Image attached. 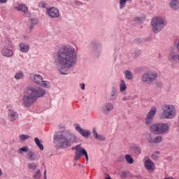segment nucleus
Segmentation results:
<instances>
[{"label":"nucleus","instance_id":"3","mask_svg":"<svg viewBox=\"0 0 179 179\" xmlns=\"http://www.w3.org/2000/svg\"><path fill=\"white\" fill-rule=\"evenodd\" d=\"M162 113L159 117L161 120H173L176 118L177 112L176 111V106L173 105H164L162 107Z\"/></svg>","mask_w":179,"mask_h":179},{"label":"nucleus","instance_id":"38","mask_svg":"<svg viewBox=\"0 0 179 179\" xmlns=\"http://www.w3.org/2000/svg\"><path fill=\"white\" fill-rule=\"evenodd\" d=\"M38 6L39 8H45L47 6V3H45L44 1H41L39 3Z\"/></svg>","mask_w":179,"mask_h":179},{"label":"nucleus","instance_id":"20","mask_svg":"<svg viewBox=\"0 0 179 179\" xmlns=\"http://www.w3.org/2000/svg\"><path fill=\"white\" fill-rule=\"evenodd\" d=\"M21 52H29L30 50V45L28 43H22L19 45Z\"/></svg>","mask_w":179,"mask_h":179},{"label":"nucleus","instance_id":"4","mask_svg":"<svg viewBox=\"0 0 179 179\" xmlns=\"http://www.w3.org/2000/svg\"><path fill=\"white\" fill-rule=\"evenodd\" d=\"M151 26L152 27V31L155 34L162 31L166 27V22L163 17H154L151 20Z\"/></svg>","mask_w":179,"mask_h":179},{"label":"nucleus","instance_id":"27","mask_svg":"<svg viewBox=\"0 0 179 179\" xmlns=\"http://www.w3.org/2000/svg\"><path fill=\"white\" fill-rule=\"evenodd\" d=\"M39 86H42V87H45L46 89H50L51 87V83L48 81H43V80Z\"/></svg>","mask_w":179,"mask_h":179},{"label":"nucleus","instance_id":"12","mask_svg":"<svg viewBox=\"0 0 179 179\" xmlns=\"http://www.w3.org/2000/svg\"><path fill=\"white\" fill-rule=\"evenodd\" d=\"M46 15L51 19H56L59 16V10L55 7L48 8L46 9Z\"/></svg>","mask_w":179,"mask_h":179},{"label":"nucleus","instance_id":"30","mask_svg":"<svg viewBox=\"0 0 179 179\" xmlns=\"http://www.w3.org/2000/svg\"><path fill=\"white\" fill-rule=\"evenodd\" d=\"M33 177L34 179H41V171L40 170H38L34 173Z\"/></svg>","mask_w":179,"mask_h":179},{"label":"nucleus","instance_id":"34","mask_svg":"<svg viewBox=\"0 0 179 179\" xmlns=\"http://www.w3.org/2000/svg\"><path fill=\"white\" fill-rule=\"evenodd\" d=\"M23 152H29V147L25 146L19 149V153H20V155H22Z\"/></svg>","mask_w":179,"mask_h":179},{"label":"nucleus","instance_id":"14","mask_svg":"<svg viewBox=\"0 0 179 179\" xmlns=\"http://www.w3.org/2000/svg\"><path fill=\"white\" fill-rule=\"evenodd\" d=\"M30 80L31 82H34V83H36V85H41V83L43 82V76L39 74H30Z\"/></svg>","mask_w":179,"mask_h":179},{"label":"nucleus","instance_id":"10","mask_svg":"<svg viewBox=\"0 0 179 179\" xmlns=\"http://www.w3.org/2000/svg\"><path fill=\"white\" fill-rule=\"evenodd\" d=\"M157 111V109L155 106L151 108L150 111L147 113L145 117V124L150 125V124H152V122H153V118H155V115H156Z\"/></svg>","mask_w":179,"mask_h":179},{"label":"nucleus","instance_id":"46","mask_svg":"<svg viewBox=\"0 0 179 179\" xmlns=\"http://www.w3.org/2000/svg\"><path fill=\"white\" fill-rule=\"evenodd\" d=\"M24 38H25V40H29V36H24Z\"/></svg>","mask_w":179,"mask_h":179},{"label":"nucleus","instance_id":"32","mask_svg":"<svg viewBox=\"0 0 179 179\" xmlns=\"http://www.w3.org/2000/svg\"><path fill=\"white\" fill-rule=\"evenodd\" d=\"M115 97H117V91L115 90H113L111 92V94L110 96V100H115Z\"/></svg>","mask_w":179,"mask_h":179},{"label":"nucleus","instance_id":"43","mask_svg":"<svg viewBox=\"0 0 179 179\" xmlns=\"http://www.w3.org/2000/svg\"><path fill=\"white\" fill-rule=\"evenodd\" d=\"M43 175H44V179H47V171H44Z\"/></svg>","mask_w":179,"mask_h":179},{"label":"nucleus","instance_id":"7","mask_svg":"<svg viewBox=\"0 0 179 179\" xmlns=\"http://www.w3.org/2000/svg\"><path fill=\"white\" fill-rule=\"evenodd\" d=\"M72 150H76L74 155V160L77 162L79 160L82 156H85V159L87 162H89V155H87V151L85 150V148H82L80 144L73 147Z\"/></svg>","mask_w":179,"mask_h":179},{"label":"nucleus","instance_id":"39","mask_svg":"<svg viewBox=\"0 0 179 179\" xmlns=\"http://www.w3.org/2000/svg\"><path fill=\"white\" fill-rule=\"evenodd\" d=\"M31 24H37V20L31 19Z\"/></svg>","mask_w":179,"mask_h":179},{"label":"nucleus","instance_id":"31","mask_svg":"<svg viewBox=\"0 0 179 179\" xmlns=\"http://www.w3.org/2000/svg\"><path fill=\"white\" fill-rule=\"evenodd\" d=\"M23 72L19 71L17 73L15 76V79H17V80H19V79H23Z\"/></svg>","mask_w":179,"mask_h":179},{"label":"nucleus","instance_id":"37","mask_svg":"<svg viewBox=\"0 0 179 179\" xmlns=\"http://www.w3.org/2000/svg\"><path fill=\"white\" fill-rule=\"evenodd\" d=\"M159 155H160V152L158 151L154 152L152 155L153 160H157L159 159Z\"/></svg>","mask_w":179,"mask_h":179},{"label":"nucleus","instance_id":"9","mask_svg":"<svg viewBox=\"0 0 179 179\" xmlns=\"http://www.w3.org/2000/svg\"><path fill=\"white\" fill-rule=\"evenodd\" d=\"M28 88L33 96H34L36 100H37L38 97H43V96L45 94V90L43 88L36 86H29Z\"/></svg>","mask_w":179,"mask_h":179},{"label":"nucleus","instance_id":"42","mask_svg":"<svg viewBox=\"0 0 179 179\" xmlns=\"http://www.w3.org/2000/svg\"><path fill=\"white\" fill-rule=\"evenodd\" d=\"M8 0H0V3H6Z\"/></svg>","mask_w":179,"mask_h":179},{"label":"nucleus","instance_id":"1","mask_svg":"<svg viewBox=\"0 0 179 179\" xmlns=\"http://www.w3.org/2000/svg\"><path fill=\"white\" fill-rule=\"evenodd\" d=\"M55 64L62 75L73 68L78 62V53L75 48L69 45H62L54 55Z\"/></svg>","mask_w":179,"mask_h":179},{"label":"nucleus","instance_id":"23","mask_svg":"<svg viewBox=\"0 0 179 179\" xmlns=\"http://www.w3.org/2000/svg\"><path fill=\"white\" fill-rule=\"evenodd\" d=\"M35 155L34 152L29 150L27 154V157L29 160H31V162H34V160H36Z\"/></svg>","mask_w":179,"mask_h":179},{"label":"nucleus","instance_id":"2","mask_svg":"<svg viewBox=\"0 0 179 179\" xmlns=\"http://www.w3.org/2000/svg\"><path fill=\"white\" fill-rule=\"evenodd\" d=\"M54 142L58 143L62 149H65L76 142V136L68 131L60 132L54 136Z\"/></svg>","mask_w":179,"mask_h":179},{"label":"nucleus","instance_id":"26","mask_svg":"<svg viewBox=\"0 0 179 179\" xmlns=\"http://www.w3.org/2000/svg\"><path fill=\"white\" fill-rule=\"evenodd\" d=\"M120 90L121 93H122V92H125V90H127V85L125 84V81L124 80H121V81H120Z\"/></svg>","mask_w":179,"mask_h":179},{"label":"nucleus","instance_id":"16","mask_svg":"<svg viewBox=\"0 0 179 179\" xmlns=\"http://www.w3.org/2000/svg\"><path fill=\"white\" fill-rule=\"evenodd\" d=\"M19 117V115L17 113L12 109H10L8 110V118L9 121H11L13 122V121H16L17 118Z\"/></svg>","mask_w":179,"mask_h":179},{"label":"nucleus","instance_id":"41","mask_svg":"<svg viewBox=\"0 0 179 179\" xmlns=\"http://www.w3.org/2000/svg\"><path fill=\"white\" fill-rule=\"evenodd\" d=\"M59 129H65V124H59Z\"/></svg>","mask_w":179,"mask_h":179},{"label":"nucleus","instance_id":"49","mask_svg":"<svg viewBox=\"0 0 179 179\" xmlns=\"http://www.w3.org/2000/svg\"><path fill=\"white\" fill-rule=\"evenodd\" d=\"M126 1H132V0H126Z\"/></svg>","mask_w":179,"mask_h":179},{"label":"nucleus","instance_id":"29","mask_svg":"<svg viewBox=\"0 0 179 179\" xmlns=\"http://www.w3.org/2000/svg\"><path fill=\"white\" fill-rule=\"evenodd\" d=\"M146 17L145 15H143L142 17H135L134 20L136 23H142V22H145V20Z\"/></svg>","mask_w":179,"mask_h":179},{"label":"nucleus","instance_id":"36","mask_svg":"<svg viewBox=\"0 0 179 179\" xmlns=\"http://www.w3.org/2000/svg\"><path fill=\"white\" fill-rule=\"evenodd\" d=\"M29 138H30V136L29 135H24V134L20 135V141H26V139H29Z\"/></svg>","mask_w":179,"mask_h":179},{"label":"nucleus","instance_id":"33","mask_svg":"<svg viewBox=\"0 0 179 179\" xmlns=\"http://www.w3.org/2000/svg\"><path fill=\"white\" fill-rule=\"evenodd\" d=\"M28 169L30 170H36V169H37V165H36L34 163H29Z\"/></svg>","mask_w":179,"mask_h":179},{"label":"nucleus","instance_id":"21","mask_svg":"<svg viewBox=\"0 0 179 179\" xmlns=\"http://www.w3.org/2000/svg\"><path fill=\"white\" fill-rule=\"evenodd\" d=\"M169 6L173 10H177V9H179V0H171Z\"/></svg>","mask_w":179,"mask_h":179},{"label":"nucleus","instance_id":"6","mask_svg":"<svg viewBox=\"0 0 179 179\" xmlns=\"http://www.w3.org/2000/svg\"><path fill=\"white\" fill-rule=\"evenodd\" d=\"M37 100L36 99V97L33 95V94L30 92V90H29V87H27V91L24 92L22 99V105L24 107H31V106L36 103Z\"/></svg>","mask_w":179,"mask_h":179},{"label":"nucleus","instance_id":"45","mask_svg":"<svg viewBox=\"0 0 179 179\" xmlns=\"http://www.w3.org/2000/svg\"><path fill=\"white\" fill-rule=\"evenodd\" d=\"M33 27H34L33 25H31V24L29 25V29H30V30H33Z\"/></svg>","mask_w":179,"mask_h":179},{"label":"nucleus","instance_id":"35","mask_svg":"<svg viewBox=\"0 0 179 179\" xmlns=\"http://www.w3.org/2000/svg\"><path fill=\"white\" fill-rule=\"evenodd\" d=\"M119 3L120 8L122 9V8H124V6H125V5L127 4V0H120Z\"/></svg>","mask_w":179,"mask_h":179},{"label":"nucleus","instance_id":"25","mask_svg":"<svg viewBox=\"0 0 179 179\" xmlns=\"http://www.w3.org/2000/svg\"><path fill=\"white\" fill-rule=\"evenodd\" d=\"M124 76L127 79H128L129 80H131V79H132L134 78V73H132V72L126 70L124 71Z\"/></svg>","mask_w":179,"mask_h":179},{"label":"nucleus","instance_id":"24","mask_svg":"<svg viewBox=\"0 0 179 179\" xmlns=\"http://www.w3.org/2000/svg\"><path fill=\"white\" fill-rule=\"evenodd\" d=\"M36 145L38 146V148L40 149V150H44V145L41 144V141H40L39 138H34Z\"/></svg>","mask_w":179,"mask_h":179},{"label":"nucleus","instance_id":"8","mask_svg":"<svg viewBox=\"0 0 179 179\" xmlns=\"http://www.w3.org/2000/svg\"><path fill=\"white\" fill-rule=\"evenodd\" d=\"M156 78H157V73L155 71H148L142 76L141 80L143 83L151 85V83H153V82L156 80Z\"/></svg>","mask_w":179,"mask_h":179},{"label":"nucleus","instance_id":"44","mask_svg":"<svg viewBox=\"0 0 179 179\" xmlns=\"http://www.w3.org/2000/svg\"><path fill=\"white\" fill-rule=\"evenodd\" d=\"M81 89H82L83 90H85V84H82V85H81Z\"/></svg>","mask_w":179,"mask_h":179},{"label":"nucleus","instance_id":"11","mask_svg":"<svg viewBox=\"0 0 179 179\" xmlns=\"http://www.w3.org/2000/svg\"><path fill=\"white\" fill-rule=\"evenodd\" d=\"M143 162L144 167H145L146 170H148L149 171H155V170H156L155 162H153V161H152L149 157H145Z\"/></svg>","mask_w":179,"mask_h":179},{"label":"nucleus","instance_id":"28","mask_svg":"<svg viewBox=\"0 0 179 179\" xmlns=\"http://www.w3.org/2000/svg\"><path fill=\"white\" fill-rule=\"evenodd\" d=\"M124 159L129 164H134V158H132L129 155H126Z\"/></svg>","mask_w":179,"mask_h":179},{"label":"nucleus","instance_id":"17","mask_svg":"<svg viewBox=\"0 0 179 179\" xmlns=\"http://www.w3.org/2000/svg\"><path fill=\"white\" fill-rule=\"evenodd\" d=\"M76 129L82 136H84V138H87V136L90 135V131L82 129L79 124L76 125Z\"/></svg>","mask_w":179,"mask_h":179},{"label":"nucleus","instance_id":"15","mask_svg":"<svg viewBox=\"0 0 179 179\" xmlns=\"http://www.w3.org/2000/svg\"><path fill=\"white\" fill-rule=\"evenodd\" d=\"M147 141L149 142V143L151 144L160 143L163 141V137H162V136H157L153 138H152V135L148 134V136L147 137Z\"/></svg>","mask_w":179,"mask_h":179},{"label":"nucleus","instance_id":"18","mask_svg":"<svg viewBox=\"0 0 179 179\" xmlns=\"http://www.w3.org/2000/svg\"><path fill=\"white\" fill-rule=\"evenodd\" d=\"M103 114H109L110 111L114 110V105L111 103H105L102 107Z\"/></svg>","mask_w":179,"mask_h":179},{"label":"nucleus","instance_id":"48","mask_svg":"<svg viewBox=\"0 0 179 179\" xmlns=\"http://www.w3.org/2000/svg\"><path fill=\"white\" fill-rule=\"evenodd\" d=\"M122 100H127V97H125V96L123 97V98H122Z\"/></svg>","mask_w":179,"mask_h":179},{"label":"nucleus","instance_id":"19","mask_svg":"<svg viewBox=\"0 0 179 179\" xmlns=\"http://www.w3.org/2000/svg\"><path fill=\"white\" fill-rule=\"evenodd\" d=\"M1 55L3 57H13V51L8 48H3L1 50Z\"/></svg>","mask_w":179,"mask_h":179},{"label":"nucleus","instance_id":"13","mask_svg":"<svg viewBox=\"0 0 179 179\" xmlns=\"http://www.w3.org/2000/svg\"><path fill=\"white\" fill-rule=\"evenodd\" d=\"M15 9L18 12H22L24 13V16L27 17V16H30V13H29V8L26 6L24 4H20L17 6H15Z\"/></svg>","mask_w":179,"mask_h":179},{"label":"nucleus","instance_id":"40","mask_svg":"<svg viewBox=\"0 0 179 179\" xmlns=\"http://www.w3.org/2000/svg\"><path fill=\"white\" fill-rule=\"evenodd\" d=\"M124 156L120 157L117 159V162H124Z\"/></svg>","mask_w":179,"mask_h":179},{"label":"nucleus","instance_id":"5","mask_svg":"<svg viewBox=\"0 0 179 179\" xmlns=\"http://www.w3.org/2000/svg\"><path fill=\"white\" fill-rule=\"evenodd\" d=\"M169 129H170V126L166 123H158L150 126V131L155 135H163L166 134Z\"/></svg>","mask_w":179,"mask_h":179},{"label":"nucleus","instance_id":"22","mask_svg":"<svg viewBox=\"0 0 179 179\" xmlns=\"http://www.w3.org/2000/svg\"><path fill=\"white\" fill-rule=\"evenodd\" d=\"M92 134L95 138V139H97L98 141H105V138L104 136H103L102 135H99L98 133H97V130H96V128H93L92 129Z\"/></svg>","mask_w":179,"mask_h":179},{"label":"nucleus","instance_id":"47","mask_svg":"<svg viewBox=\"0 0 179 179\" xmlns=\"http://www.w3.org/2000/svg\"><path fill=\"white\" fill-rule=\"evenodd\" d=\"M3 173H2V169H0V177L2 176Z\"/></svg>","mask_w":179,"mask_h":179}]
</instances>
